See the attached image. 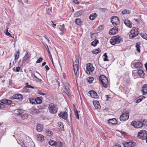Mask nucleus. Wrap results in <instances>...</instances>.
Wrapping results in <instances>:
<instances>
[{
  "label": "nucleus",
  "instance_id": "aec40b11",
  "mask_svg": "<svg viewBox=\"0 0 147 147\" xmlns=\"http://www.w3.org/2000/svg\"><path fill=\"white\" fill-rule=\"evenodd\" d=\"M93 104L96 109H99L100 108V105L98 101L96 100L94 101H93Z\"/></svg>",
  "mask_w": 147,
  "mask_h": 147
},
{
  "label": "nucleus",
  "instance_id": "f257e3e1",
  "mask_svg": "<svg viewBox=\"0 0 147 147\" xmlns=\"http://www.w3.org/2000/svg\"><path fill=\"white\" fill-rule=\"evenodd\" d=\"M123 41V38L119 36H117L112 37L110 40V43L112 45L121 43Z\"/></svg>",
  "mask_w": 147,
  "mask_h": 147
},
{
  "label": "nucleus",
  "instance_id": "cd10ccee",
  "mask_svg": "<svg viewBox=\"0 0 147 147\" xmlns=\"http://www.w3.org/2000/svg\"><path fill=\"white\" fill-rule=\"evenodd\" d=\"M98 43L99 42L98 40L95 39L91 43V45L95 47Z\"/></svg>",
  "mask_w": 147,
  "mask_h": 147
},
{
  "label": "nucleus",
  "instance_id": "2eb2a0df",
  "mask_svg": "<svg viewBox=\"0 0 147 147\" xmlns=\"http://www.w3.org/2000/svg\"><path fill=\"white\" fill-rule=\"evenodd\" d=\"M118 32V28L115 26L111 29L109 31V34L110 35H114Z\"/></svg>",
  "mask_w": 147,
  "mask_h": 147
},
{
  "label": "nucleus",
  "instance_id": "5fc2aeb1",
  "mask_svg": "<svg viewBox=\"0 0 147 147\" xmlns=\"http://www.w3.org/2000/svg\"><path fill=\"white\" fill-rule=\"evenodd\" d=\"M142 100H141L140 98H139L138 97L137 99L136 100V103H138Z\"/></svg>",
  "mask_w": 147,
  "mask_h": 147
},
{
  "label": "nucleus",
  "instance_id": "412c9836",
  "mask_svg": "<svg viewBox=\"0 0 147 147\" xmlns=\"http://www.w3.org/2000/svg\"><path fill=\"white\" fill-rule=\"evenodd\" d=\"M134 65L136 68H141L143 66L142 64L140 62H136Z\"/></svg>",
  "mask_w": 147,
  "mask_h": 147
},
{
  "label": "nucleus",
  "instance_id": "f3484780",
  "mask_svg": "<svg viewBox=\"0 0 147 147\" xmlns=\"http://www.w3.org/2000/svg\"><path fill=\"white\" fill-rule=\"evenodd\" d=\"M89 94L92 98H97L98 97V95L96 93L94 90H90L88 92Z\"/></svg>",
  "mask_w": 147,
  "mask_h": 147
},
{
  "label": "nucleus",
  "instance_id": "1a4fd4ad",
  "mask_svg": "<svg viewBox=\"0 0 147 147\" xmlns=\"http://www.w3.org/2000/svg\"><path fill=\"white\" fill-rule=\"evenodd\" d=\"M131 125L136 128H140L142 127V122L140 121H133L131 123Z\"/></svg>",
  "mask_w": 147,
  "mask_h": 147
},
{
  "label": "nucleus",
  "instance_id": "338daca9",
  "mask_svg": "<svg viewBox=\"0 0 147 147\" xmlns=\"http://www.w3.org/2000/svg\"><path fill=\"white\" fill-rule=\"evenodd\" d=\"M45 68L47 71L49 70L50 69L49 67L47 65L45 66Z\"/></svg>",
  "mask_w": 147,
  "mask_h": 147
},
{
  "label": "nucleus",
  "instance_id": "c03bdc74",
  "mask_svg": "<svg viewBox=\"0 0 147 147\" xmlns=\"http://www.w3.org/2000/svg\"><path fill=\"white\" fill-rule=\"evenodd\" d=\"M19 54L20 53L19 51H17L15 55V59H18V58Z\"/></svg>",
  "mask_w": 147,
  "mask_h": 147
},
{
  "label": "nucleus",
  "instance_id": "58836bf2",
  "mask_svg": "<svg viewBox=\"0 0 147 147\" xmlns=\"http://www.w3.org/2000/svg\"><path fill=\"white\" fill-rule=\"evenodd\" d=\"M60 30L62 32H64L66 30L65 29L64 27V25L63 24L61 26H60V27L59 28Z\"/></svg>",
  "mask_w": 147,
  "mask_h": 147
},
{
  "label": "nucleus",
  "instance_id": "0e129e2a",
  "mask_svg": "<svg viewBox=\"0 0 147 147\" xmlns=\"http://www.w3.org/2000/svg\"><path fill=\"white\" fill-rule=\"evenodd\" d=\"M94 33H92L91 32L90 33V35L91 36V38H92L93 37V36L94 35Z\"/></svg>",
  "mask_w": 147,
  "mask_h": 147
},
{
  "label": "nucleus",
  "instance_id": "4c0bfd02",
  "mask_svg": "<svg viewBox=\"0 0 147 147\" xmlns=\"http://www.w3.org/2000/svg\"><path fill=\"white\" fill-rule=\"evenodd\" d=\"M121 13L123 14H128L130 13L129 11L127 9H124L122 11Z\"/></svg>",
  "mask_w": 147,
  "mask_h": 147
},
{
  "label": "nucleus",
  "instance_id": "ddd939ff",
  "mask_svg": "<svg viewBox=\"0 0 147 147\" xmlns=\"http://www.w3.org/2000/svg\"><path fill=\"white\" fill-rule=\"evenodd\" d=\"M123 144L124 147H133L135 146L136 143L134 142H130L123 143Z\"/></svg>",
  "mask_w": 147,
  "mask_h": 147
},
{
  "label": "nucleus",
  "instance_id": "864d4df0",
  "mask_svg": "<svg viewBox=\"0 0 147 147\" xmlns=\"http://www.w3.org/2000/svg\"><path fill=\"white\" fill-rule=\"evenodd\" d=\"M42 57H40L39 58V59H38L37 60V61H36V63H40L42 61Z\"/></svg>",
  "mask_w": 147,
  "mask_h": 147
},
{
  "label": "nucleus",
  "instance_id": "6e6d98bb",
  "mask_svg": "<svg viewBox=\"0 0 147 147\" xmlns=\"http://www.w3.org/2000/svg\"><path fill=\"white\" fill-rule=\"evenodd\" d=\"M5 105L3 104L0 103V109L3 108L5 107Z\"/></svg>",
  "mask_w": 147,
  "mask_h": 147
},
{
  "label": "nucleus",
  "instance_id": "e433bc0d",
  "mask_svg": "<svg viewBox=\"0 0 147 147\" xmlns=\"http://www.w3.org/2000/svg\"><path fill=\"white\" fill-rule=\"evenodd\" d=\"M37 136L38 139H39L41 141H42L44 139V137L42 135L38 134L37 135Z\"/></svg>",
  "mask_w": 147,
  "mask_h": 147
},
{
  "label": "nucleus",
  "instance_id": "680f3d73",
  "mask_svg": "<svg viewBox=\"0 0 147 147\" xmlns=\"http://www.w3.org/2000/svg\"><path fill=\"white\" fill-rule=\"evenodd\" d=\"M48 54H49V58H50V59L52 60L53 59L52 57V56L51 55V53L50 52L49 53H48Z\"/></svg>",
  "mask_w": 147,
  "mask_h": 147
},
{
  "label": "nucleus",
  "instance_id": "c85d7f7f",
  "mask_svg": "<svg viewBox=\"0 0 147 147\" xmlns=\"http://www.w3.org/2000/svg\"><path fill=\"white\" fill-rule=\"evenodd\" d=\"M25 147H32L31 145L33 144L32 142H25Z\"/></svg>",
  "mask_w": 147,
  "mask_h": 147
},
{
  "label": "nucleus",
  "instance_id": "a211bd4d",
  "mask_svg": "<svg viewBox=\"0 0 147 147\" xmlns=\"http://www.w3.org/2000/svg\"><path fill=\"white\" fill-rule=\"evenodd\" d=\"M123 22L125 25L128 27L129 28H131L132 23L128 20H124Z\"/></svg>",
  "mask_w": 147,
  "mask_h": 147
},
{
  "label": "nucleus",
  "instance_id": "20e7f679",
  "mask_svg": "<svg viewBox=\"0 0 147 147\" xmlns=\"http://www.w3.org/2000/svg\"><path fill=\"white\" fill-rule=\"evenodd\" d=\"M48 109L49 112L52 114H55L57 112L58 108L53 103H51L49 105Z\"/></svg>",
  "mask_w": 147,
  "mask_h": 147
},
{
  "label": "nucleus",
  "instance_id": "bf43d9fd",
  "mask_svg": "<svg viewBox=\"0 0 147 147\" xmlns=\"http://www.w3.org/2000/svg\"><path fill=\"white\" fill-rule=\"evenodd\" d=\"M26 61H23V59H22V64L21 65H19V66H20V67H22L24 65V64L25 63V62Z\"/></svg>",
  "mask_w": 147,
  "mask_h": 147
},
{
  "label": "nucleus",
  "instance_id": "4d7b16f0",
  "mask_svg": "<svg viewBox=\"0 0 147 147\" xmlns=\"http://www.w3.org/2000/svg\"><path fill=\"white\" fill-rule=\"evenodd\" d=\"M73 2L75 4H79V2L78 0H74Z\"/></svg>",
  "mask_w": 147,
  "mask_h": 147
},
{
  "label": "nucleus",
  "instance_id": "c756f323",
  "mask_svg": "<svg viewBox=\"0 0 147 147\" xmlns=\"http://www.w3.org/2000/svg\"><path fill=\"white\" fill-rule=\"evenodd\" d=\"M36 104H40L42 102V100L39 97H38L36 98Z\"/></svg>",
  "mask_w": 147,
  "mask_h": 147
},
{
  "label": "nucleus",
  "instance_id": "f8f14e48",
  "mask_svg": "<svg viewBox=\"0 0 147 147\" xmlns=\"http://www.w3.org/2000/svg\"><path fill=\"white\" fill-rule=\"evenodd\" d=\"M58 115L60 117L62 118L65 120H67V119L68 114L66 111L61 112L59 113Z\"/></svg>",
  "mask_w": 147,
  "mask_h": 147
},
{
  "label": "nucleus",
  "instance_id": "774afa93",
  "mask_svg": "<svg viewBox=\"0 0 147 147\" xmlns=\"http://www.w3.org/2000/svg\"><path fill=\"white\" fill-rule=\"evenodd\" d=\"M144 66L146 69V70L147 71V62L144 64Z\"/></svg>",
  "mask_w": 147,
  "mask_h": 147
},
{
  "label": "nucleus",
  "instance_id": "69168bd1",
  "mask_svg": "<svg viewBox=\"0 0 147 147\" xmlns=\"http://www.w3.org/2000/svg\"><path fill=\"white\" fill-rule=\"evenodd\" d=\"M31 76L33 78H35L36 79V78H37V77H36L34 74H31Z\"/></svg>",
  "mask_w": 147,
  "mask_h": 147
},
{
  "label": "nucleus",
  "instance_id": "09e8293b",
  "mask_svg": "<svg viewBox=\"0 0 147 147\" xmlns=\"http://www.w3.org/2000/svg\"><path fill=\"white\" fill-rule=\"evenodd\" d=\"M18 114H19V115H20V114L24 113V111L23 110L20 109H18Z\"/></svg>",
  "mask_w": 147,
  "mask_h": 147
},
{
  "label": "nucleus",
  "instance_id": "473e14b6",
  "mask_svg": "<svg viewBox=\"0 0 147 147\" xmlns=\"http://www.w3.org/2000/svg\"><path fill=\"white\" fill-rule=\"evenodd\" d=\"M57 142L54 141L53 140H50L49 142V144L53 146H55Z\"/></svg>",
  "mask_w": 147,
  "mask_h": 147
},
{
  "label": "nucleus",
  "instance_id": "603ef678",
  "mask_svg": "<svg viewBox=\"0 0 147 147\" xmlns=\"http://www.w3.org/2000/svg\"><path fill=\"white\" fill-rule=\"evenodd\" d=\"M141 36L143 38H144L146 40H147V35L146 34H141Z\"/></svg>",
  "mask_w": 147,
  "mask_h": 147
},
{
  "label": "nucleus",
  "instance_id": "052dcab7",
  "mask_svg": "<svg viewBox=\"0 0 147 147\" xmlns=\"http://www.w3.org/2000/svg\"><path fill=\"white\" fill-rule=\"evenodd\" d=\"M110 95H105V97L107 98V99L106 100V101L108 100L109 98H110Z\"/></svg>",
  "mask_w": 147,
  "mask_h": 147
},
{
  "label": "nucleus",
  "instance_id": "79ce46f5",
  "mask_svg": "<svg viewBox=\"0 0 147 147\" xmlns=\"http://www.w3.org/2000/svg\"><path fill=\"white\" fill-rule=\"evenodd\" d=\"M6 27V35L8 36H10V37H12L11 36V34L9 33L8 32V30L9 29L8 26H7Z\"/></svg>",
  "mask_w": 147,
  "mask_h": 147
},
{
  "label": "nucleus",
  "instance_id": "6ab92c4d",
  "mask_svg": "<svg viewBox=\"0 0 147 147\" xmlns=\"http://www.w3.org/2000/svg\"><path fill=\"white\" fill-rule=\"evenodd\" d=\"M43 127V126L42 125L38 124L36 126V129L37 131L41 132L42 131Z\"/></svg>",
  "mask_w": 147,
  "mask_h": 147
},
{
  "label": "nucleus",
  "instance_id": "dca6fc26",
  "mask_svg": "<svg viewBox=\"0 0 147 147\" xmlns=\"http://www.w3.org/2000/svg\"><path fill=\"white\" fill-rule=\"evenodd\" d=\"M109 124L112 125H114L117 123V121L115 118L109 119L107 120Z\"/></svg>",
  "mask_w": 147,
  "mask_h": 147
},
{
  "label": "nucleus",
  "instance_id": "c9c22d12",
  "mask_svg": "<svg viewBox=\"0 0 147 147\" xmlns=\"http://www.w3.org/2000/svg\"><path fill=\"white\" fill-rule=\"evenodd\" d=\"M140 44L139 43H137L136 44V48L137 51L140 53Z\"/></svg>",
  "mask_w": 147,
  "mask_h": 147
},
{
  "label": "nucleus",
  "instance_id": "39448f33",
  "mask_svg": "<svg viewBox=\"0 0 147 147\" xmlns=\"http://www.w3.org/2000/svg\"><path fill=\"white\" fill-rule=\"evenodd\" d=\"M79 59H76L75 61L73 62V68L74 74L76 77L78 76L79 72L78 67Z\"/></svg>",
  "mask_w": 147,
  "mask_h": 147
},
{
  "label": "nucleus",
  "instance_id": "4be33fe9",
  "mask_svg": "<svg viewBox=\"0 0 147 147\" xmlns=\"http://www.w3.org/2000/svg\"><path fill=\"white\" fill-rule=\"evenodd\" d=\"M142 91L143 93V94L144 95L147 94V84L144 85L142 87Z\"/></svg>",
  "mask_w": 147,
  "mask_h": 147
},
{
  "label": "nucleus",
  "instance_id": "a19ab883",
  "mask_svg": "<svg viewBox=\"0 0 147 147\" xmlns=\"http://www.w3.org/2000/svg\"><path fill=\"white\" fill-rule=\"evenodd\" d=\"M103 56L105 57V58H104V61H109V59H107L108 57L107 55V53H105Z\"/></svg>",
  "mask_w": 147,
  "mask_h": 147
},
{
  "label": "nucleus",
  "instance_id": "423d86ee",
  "mask_svg": "<svg viewBox=\"0 0 147 147\" xmlns=\"http://www.w3.org/2000/svg\"><path fill=\"white\" fill-rule=\"evenodd\" d=\"M130 34L129 35V38H133L138 35V29L136 28H133L130 31Z\"/></svg>",
  "mask_w": 147,
  "mask_h": 147
},
{
  "label": "nucleus",
  "instance_id": "2f4dec72",
  "mask_svg": "<svg viewBox=\"0 0 147 147\" xmlns=\"http://www.w3.org/2000/svg\"><path fill=\"white\" fill-rule=\"evenodd\" d=\"M75 23L77 25H80L81 24V21L80 19L77 18L75 20Z\"/></svg>",
  "mask_w": 147,
  "mask_h": 147
},
{
  "label": "nucleus",
  "instance_id": "bb28decb",
  "mask_svg": "<svg viewBox=\"0 0 147 147\" xmlns=\"http://www.w3.org/2000/svg\"><path fill=\"white\" fill-rule=\"evenodd\" d=\"M137 73L141 77L143 76L145 74L144 71L141 69L138 70Z\"/></svg>",
  "mask_w": 147,
  "mask_h": 147
},
{
  "label": "nucleus",
  "instance_id": "393cba45",
  "mask_svg": "<svg viewBox=\"0 0 147 147\" xmlns=\"http://www.w3.org/2000/svg\"><path fill=\"white\" fill-rule=\"evenodd\" d=\"M97 16V14L96 13H94L91 14L89 17V18L91 20H94Z\"/></svg>",
  "mask_w": 147,
  "mask_h": 147
},
{
  "label": "nucleus",
  "instance_id": "f704fd0d",
  "mask_svg": "<svg viewBox=\"0 0 147 147\" xmlns=\"http://www.w3.org/2000/svg\"><path fill=\"white\" fill-rule=\"evenodd\" d=\"M74 114L76 116V117L78 119H79V116L78 114V112L76 108H75L74 109Z\"/></svg>",
  "mask_w": 147,
  "mask_h": 147
},
{
  "label": "nucleus",
  "instance_id": "9d476101",
  "mask_svg": "<svg viewBox=\"0 0 147 147\" xmlns=\"http://www.w3.org/2000/svg\"><path fill=\"white\" fill-rule=\"evenodd\" d=\"M23 96L22 94H14L11 97V99H17L21 100L23 98Z\"/></svg>",
  "mask_w": 147,
  "mask_h": 147
},
{
  "label": "nucleus",
  "instance_id": "9b49d317",
  "mask_svg": "<svg viewBox=\"0 0 147 147\" xmlns=\"http://www.w3.org/2000/svg\"><path fill=\"white\" fill-rule=\"evenodd\" d=\"M129 115L128 113H125L122 114L120 117V120L121 121H124L128 119Z\"/></svg>",
  "mask_w": 147,
  "mask_h": 147
},
{
  "label": "nucleus",
  "instance_id": "8fccbe9b",
  "mask_svg": "<svg viewBox=\"0 0 147 147\" xmlns=\"http://www.w3.org/2000/svg\"><path fill=\"white\" fill-rule=\"evenodd\" d=\"M142 126L143 125L147 126V120H144L142 122Z\"/></svg>",
  "mask_w": 147,
  "mask_h": 147
},
{
  "label": "nucleus",
  "instance_id": "6e6552de",
  "mask_svg": "<svg viewBox=\"0 0 147 147\" xmlns=\"http://www.w3.org/2000/svg\"><path fill=\"white\" fill-rule=\"evenodd\" d=\"M0 101L1 103L5 105H9L12 106L15 105L14 103H12V101L10 100L3 99L1 100Z\"/></svg>",
  "mask_w": 147,
  "mask_h": 147
},
{
  "label": "nucleus",
  "instance_id": "f03ea898",
  "mask_svg": "<svg viewBox=\"0 0 147 147\" xmlns=\"http://www.w3.org/2000/svg\"><path fill=\"white\" fill-rule=\"evenodd\" d=\"M137 137L140 139L142 140H146L147 143V133L145 130H141L138 133Z\"/></svg>",
  "mask_w": 147,
  "mask_h": 147
},
{
  "label": "nucleus",
  "instance_id": "7c9ffc66",
  "mask_svg": "<svg viewBox=\"0 0 147 147\" xmlns=\"http://www.w3.org/2000/svg\"><path fill=\"white\" fill-rule=\"evenodd\" d=\"M101 51V50H100L99 48L95 49L92 51V52L93 53L95 54H97L98 53Z\"/></svg>",
  "mask_w": 147,
  "mask_h": 147
},
{
  "label": "nucleus",
  "instance_id": "a18cd8bd",
  "mask_svg": "<svg viewBox=\"0 0 147 147\" xmlns=\"http://www.w3.org/2000/svg\"><path fill=\"white\" fill-rule=\"evenodd\" d=\"M46 133H47V135L48 136H49L53 134L52 132L51 131L49 130H47L46 131Z\"/></svg>",
  "mask_w": 147,
  "mask_h": 147
},
{
  "label": "nucleus",
  "instance_id": "ea45409f",
  "mask_svg": "<svg viewBox=\"0 0 147 147\" xmlns=\"http://www.w3.org/2000/svg\"><path fill=\"white\" fill-rule=\"evenodd\" d=\"M62 142H57L56 144L55 147H62Z\"/></svg>",
  "mask_w": 147,
  "mask_h": 147
},
{
  "label": "nucleus",
  "instance_id": "a878e982",
  "mask_svg": "<svg viewBox=\"0 0 147 147\" xmlns=\"http://www.w3.org/2000/svg\"><path fill=\"white\" fill-rule=\"evenodd\" d=\"M21 61V59L18 62V67H17L16 69H15V68H13V71H15L16 72H18L20 71V68L21 67H20V66H19V63H20Z\"/></svg>",
  "mask_w": 147,
  "mask_h": 147
},
{
  "label": "nucleus",
  "instance_id": "7ed1b4c3",
  "mask_svg": "<svg viewBox=\"0 0 147 147\" xmlns=\"http://www.w3.org/2000/svg\"><path fill=\"white\" fill-rule=\"evenodd\" d=\"M99 79L103 86L105 88H107L109 83L107 78L104 75H102L99 77Z\"/></svg>",
  "mask_w": 147,
  "mask_h": 147
},
{
  "label": "nucleus",
  "instance_id": "de8ad7c7",
  "mask_svg": "<svg viewBox=\"0 0 147 147\" xmlns=\"http://www.w3.org/2000/svg\"><path fill=\"white\" fill-rule=\"evenodd\" d=\"M19 116L22 117L23 119L26 118L28 117V116L27 115H25V114H24V113L20 114Z\"/></svg>",
  "mask_w": 147,
  "mask_h": 147
},
{
  "label": "nucleus",
  "instance_id": "37998d69",
  "mask_svg": "<svg viewBox=\"0 0 147 147\" xmlns=\"http://www.w3.org/2000/svg\"><path fill=\"white\" fill-rule=\"evenodd\" d=\"M94 80V78L93 77H89L87 79V80L88 82L89 83H92V81H93Z\"/></svg>",
  "mask_w": 147,
  "mask_h": 147
},
{
  "label": "nucleus",
  "instance_id": "4468645a",
  "mask_svg": "<svg viewBox=\"0 0 147 147\" xmlns=\"http://www.w3.org/2000/svg\"><path fill=\"white\" fill-rule=\"evenodd\" d=\"M111 22L113 25L117 24V23L119 22V20L118 18L116 16H113L112 17Z\"/></svg>",
  "mask_w": 147,
  "mask_h": 147
},
{
  "label": "nucleus",
  "instance_id": "49530a36",
  "mask_svg": "<svg viewBox=\"0 0 147 147\" xmlns=\"http://www.w3.org/2000/svg\"><path fill=\"white\" fill-rule=\"evenodd\" d=\"M37 93L38 94L42 95V96L46 95V94L43 93L42 91L41 90H38Z\"/></svg>",
  "mask_w": 147,
  "mask_h": 147
},
{
  "label": "nucleus",
  "instance_id": "b1692460",
  "mask_svg": "<svg viewBox=\"0 0 147 147\" xmlns=\"http://www.w3.org/2000/svg\"><path fill=\"white\" fill-rule=\"evenodd\" d=\"M83 13V11L80 10L76 12L74 14V17H78L81 16Z\"/></svg>",
  "mask_w": 147,
  "mask_h": 147
},
{
  "label": "nucleus",
  "instance_id": "3c124183",
  "mask_svg": "<svg viewBox=\"0 0 147 147\" xmlns=\"http://www.w3.org/2000/svg\"><path fill=\"white\" fill-rule=\"evenodd\" d=\"M44 45L45 46V47L46 48V49H47L48 53H49L50 52L49 50V49L48 47V45L46 43L44 44Z\"/></svg>",
  "mask_w": 147,
  "mask_h": 147
},
{
  "label": "nucleus",
  "instance_id": "5701e85b",
  "mask_svg": "<svg viewBox=\"0 0 147 147\" xmlns=\"http://www.w3.org/2000/svg\"><path fill=\"white\" fill-rule=\"evenodd\" d=\"M30 57L28 54V52L27 51L26 53V55L23 58V61H26L30 59Z\"/></svg>",
  "mask_w": 147,
  "mask_h": 147
},
{
  "label": "nucleus",
  "instance_id": "0eeeda50",
  "mask_svg": "<svg viewBox=\"0 0 147 147\" xmlns=\"http://www.w3.org/2000/svg\"><path fill=\"white\" fill-rule=\"evenodd\" d=\"M94 70V68L93 67L92 64L89 63L87 64L86 72L88 74H90Z\"/></svg>",
  "mask_w": 147,
  "mask_h": 147
},
{
  "label": "nucleus",
  "instance_id": "13d9d810",
  "mask_svg": "<svg viewBox=\"0 0 147 147\" xmlns=\"http://www.w3.org/2000/svg\"><path fill=\"white\" fill-rule=\"evenodd\" d=\"M100 9L101 11L105 12L106 10H107V9L105 8H100Z\"/></svg>",
  "mask_w": 147,
  "mask_h": 147
},
{
  "label": "nucleus",
  "instance_id": "72a5a7b5",
  "mask_svg": "<svg viewBox=\"0 0 147 147\" xmlns=\"http://www.w3.org/2000/svg\"><path fill=\"white\" fill-rule=\"evenodd\" d=\"M29 101L30 103L32 104H36V98L34 99L32 98H30Z\"/></svg>",
  "mask_w": 147,
  "mask_h": 147
},
{
  "label": "nucleus",
  "instance_id": "e2e57ef3",
  "mask_svg": "<svg viewBox=\"0 0 147 147\" xmlns=\"http://www.w3.org/2000/svg\"><path fill=\"white\" fill-rule=\"evenodd\" d=\"M102 25H100L98 27V29L99 30H101L102 29Z\"/></svg>",
  "mask_w": 147,
  "mask_h": 147
}]
</instances>
